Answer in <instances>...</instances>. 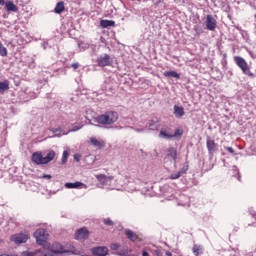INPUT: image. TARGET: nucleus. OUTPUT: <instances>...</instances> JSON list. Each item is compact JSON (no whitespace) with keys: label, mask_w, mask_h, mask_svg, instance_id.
I'll use <instances>...</instances> for the list:
<instances>
[{"label":"nucleus","mask_w":256,"mask_h":256,"mask_svg":"<svg viewBox=\"0 0 256 256\" xmlns=\"http://www.w3.org/2000/svg\"><path fill=\"white\" fill-rule=\"evenodd\" d=\"M117 121H119V113L113 110L106 111L94 118V123L99 125H115Z\"/></svg>","instance_id":"1"},{"label":"nucleus","mask_w":256,"mask_h":256,"mask_svg":"<svg viewBox=\"0 0 256 256\" xmlns=\"http://www.w3.org/2000/svg\"><path fill=\"white\" fill-rule=\"evenodd\" d=\"M55 155L53 150H48L46 155H43L41 152H34L31 157L32 163H35V165H47L55 159Z\"/></svg>","instance_id":"2"},{"label":"nucleus","mask_w":256,"mask_h":256,"mask_svg":"<svg viewBox=\"0 0 256 256\" xmlns=\"http://www.w3.org/2000/svg\"><path fill=\"white\" fill-rule=\"evenodd\" d=\"M234 61H235L236 65H238V67L244 73V75L251 77V79H253V77H255V74L253 72H251V69H249V64H247V61H245L243 59V57L235 56Z\"/></svg>","instance_id":"3"},{"label":"nucleus","mask_w":256,"mask_h":256,"mask_svg":"<svg viewBox=\"0 0 256 256\" xmlns=\"http://www.w3.org/2000/svg\"><path fill=\"white\" fill-rule=\"evenodd\" d=\"M206 147L208 149V155L210 157V159H213V155H215L216 151L219 150V144L215 142V140H213L211 138V136H207L206 137Z\"/></svg>","instance_id":"4"},{"label":"nucleus","mask_w":256,"mask_h":256,"mask_svg":"<svg viewBox=\"0 0 256 256\" xmlns=\"http://www.w3.org/2000/svg\"><path fill=\"white\" fill-rule=\"evenodd\" d=\"M34 237L38 245H45V243H47V237H48L47 230L43 228L37 229L34 232Z\"/></svg>","instance_id":"5"},{"label":"nucleus","mask_w":256,"mask_h":256,"mask_svg":"<svg viewBox=\"0 0 256 256\" xmlns=\"http://www.w3.org/2000/svg\"><path fill=\"white\" fill-rule=\"evenodd\" d=\"M64 253H71V251L65 249V247H63V244L59 242H55L51 247V253L48 255L49 256L64 255Z\"/></svg>","instance_id":"6"},{"label":"nucleus","mask_w":256,"mask_h":256,"mask_svg":"<svg viewBox=\"0 0 256 256\" xmlns=\"http://www.w3.org/2000/svg\"><path fill=\"white\" fill-rule=\"evenodd\" d=\"M96 62L98 67H109L113 63V58L109 54H102L98 56Z\"/></svg>","instance_id":"7"},{"label":"nucleus","mask_w":256,"mask_h":256,"mask_svg":"<svg viewBox=\"0 0 256 256\" xmlns=\"http://www.w3.org/2000/svg\"><path fill=\"white\" fill-rule=\"evenodd\" d=\"M29 236L25 233H18L11 236V241L16 243V245H21V243H27Z\"/></svg>","instance_id":"8"},{"label":"nucleus","mask_w":256,"mask_h":256,"mask_svg":"<svg viewBox=\"0 0 256 256\" xmlns=\"http://www.w3.org/2000/svg\"><path fill=\"white\" fill-rule=\"evenodd\" d=\"M91 253L94 256H107L109 248L106 246H97L91 249Z\"/></svg>","instance_id":"9"},{"label":"nucleus","mask_w":256,"mask_h":256,"mask_svg":"<svg viewBox=\"0 0 256 256\" xmlns=\"http://www.w3.org/2000/svg\"><path fill=\"white\" fill-rule=\"evenodd\" d=\"M75 239L78 241H85V239H89V230H87V228H80L75 233Z\"/></svg>","instance_id":"10"},{"label":"nucleus","mask_w":256,"mask_h":256,"mask_svg":"<svg viewBox=\"0 0 256 256\" xmlns=\"http://www.w3.org/2000/svg\"><path fill=\"white\" fill-rule=\"evenodd\" d=\"M206 29H208V31H215V29H217V20L213 18V15H207Z\"/></svg>","instance_id":"11"},{"label":"nucleus","mask_w":256,"mask_h":256,"mask_svg":"<svg viewBox=\"0 0 256 256\" xmlns=\"http://www.w3.org/2000/svg\"><path fill=\"white\" fill-rule=\"evenodd\" d=\"M149 131H159V118L154 117L147 123Z\"/></svg>","instance_id":"12"},{"label":"nucleus","mask_w":256,"mask_h":256,"mask_svg":"<svg viewBox=\"0 0 256 256\" xmlns=\"http://www.w3.org/2000/svg\"><path fill=\"white\" fill-rule=\"evenodd\" d=\"M6 11L17 13L19 11V7L13 3V1L9 0L6 3H4Z\"/></svg>","instance_id":"13"},{"label":"nucleus","mask_w":256,"mask_h":256,"mask_svg":"<svg viewBox=\"0 0 256 256\" xmlns=\"http://www.w3.org/2000/svg\"><path fill=\"white\" fill-rule=\"evenodd\" d=\"M174 115L177 119H181L185 115V108L183 106L174 105Z\"/></svg>","instance_id":"14"},{"label":"nucleus","mask_w":256,"mask_h":256,"mask_svg":"<svg viewBox=\"0 0 256 256\" xmlns=\"http://www.w3.org/2000/svg\"><path fill=\"white\" fill-rule=\"evenodd\" d=\"M83 185H85V184H83L82 182H74V183L67 182L64 184V187L66 189H79V188L83 187Z\"/></svg>","instance_id":"15"},{"label":"nucleus","mask_w":256,"mask_h":256,"mask_svg":"<svg viewBox=\"0 0 256 256\" xmlns=\"http://www.w3.org/2000/svg\"><path fill=\"white\" fill-rule=\"evenodd\" d=\"M90 143L94 147H97L98 149H102V147H105V142L103 140H98L97 138H90Z\"/></svg>","instance_id":"16"},{"label":"nucleus","mask_w":256,"mask_h":256,"mask_svg":"<svg viewBox=\"0 0 256 256\" xmlns=\"http://www.w3.org/2000/svg\"><path fill=\"white\" fill-rule=\"evenodd\" d=\"M63 11H65V2L60 1L56 4L54 8V13H56V15H61Z\"/></svg>","instance_id":"17"},{"label":"nucleus","mask_w":256,"mask_h":256,"mask_svg":"<svg viewBox=\"0 0 256 256\" xmlns=\"http://www.w3.org/2000/svg\"><path fill=\"white\" fill-rule=\"evenodd\" d=\"M96 179L102 183L103 185H105L107 183V181H111L113 179V176L107 177V175L105 174H99L96 175Z\"/></svg>","instance_id":"18"},{"label":"nucleus","mask_w":256,"mask_h":256,"mask_svg":"<svg viewBox=\"0 0 256 256\" xmlns=\"http://www.w3.org/2000/svg\"><path fill=\"white\" fill-rule=\"evenodd\" d=\"M100 27H102V29H107V27H115V21H113V20H101L100 21Z\"/></svg>","instance_id":"19"},{"label":"nucleus","mask_w":256,"mask_h":256,"mask_svg":"<svg viewBox=\"0 0 256 256\" xmlns=\"http://www.w3.org/2000/svg\"><path fill=\"white\" fill-rule=\"evenodd\" d=\"M125 235L127 237V239H130V241H137L139 239V236H137V234H135V232H133L132 230H125Z\"/></svg>","instance_id":"20"},{"label":"nucleus","mask_w":256,"mask_h":256,"mask_svg":"<svg viewBox=\"0 0 256 256\" xmlns=\"http://www.w3.org/2000/svg\"><path fill=\"white\" fill-rule=\"evenodd\" d=\"M167 156L171 157L173 161H177V149L174 147H170L167 151Z\"/></svg>","instance_id":"21"},{"label":"nucleus","mask_w":256,"mask_h":256,"mask_svg":"<svg viewBox=\"0 0 256 256\" xmlns=\"http://www.w3.org/2000/svg\"><path fill=\"white\" fill-rule=\"evenodd\" d=\"M164 77H172L174 79H180L181 75L176 71H165Z\"/></svg>","instance_id":"22"},{"label":"nucleus","mask_w":256,"mask_h":256,"mask_svg":"<svg viewBox=\"0 0 256 256\" xmlns=\"http://www.w3.org/2000/svg\"><path fill=\"white\" fill-rule=\"evenodd\" d=\"M5 91H9V82L7 80L0 82V93L3 94Z\"/></svg>","instance_id":"23"},{"label":"nucleus","mask_w":256,"mask_h":256,"mask_svg":"<svg viewBox=\"0 0 256 256\" xmlns=\"http://www.w3.org/2000/svg\"><path fill=\"white\" fill-rule=\"evenodd\" d=\"M160 139H173V136L171 134L167 133V130H161L159 133Z\"/></svg>","instance_id":"24"},{"label":"nucleus","mask_w":256,"mask_h":256,"mask_svg":"<svg viewBox=\"0 0 256 256\" xmlns=\"http://www.w3.org/2000/svg\"><path fill=\"white\" fill-rule=\"evenodd\" d=\"M67 159H69V152L64 150L62 154L61 165H65V163H67Z\"/></svg>","instance_id":"25"},{"label":"nucleus","mask_w":256,"mask_h":256,"mask_svg":"<svg viewBox=\"0 0 256 256\" xmlns=\"http://www.w3.org/2000/svg\"><path fill=\"white\" fill-rule=\"evenodd\" d=\"M193 253L195 256H199L203 254V251L201 250V246L194 245L193 247Z\"/></svg>","instance_id":"26"},{"label":"nucleus","mask_w":256,"mask_h":256,"mask_svg":"<svg viewBox=\"0 0 256 256\" xmlns=\"http://www.w3.org/2000/svg\"><path fill=\"white\" fill-rule=\"evenodd\" d=\"M0 56L7 57V48L0 42Z\"/></svg>","instance_id":"27"},{"label":"nucleus","mask_w":256,"mask_h":256,"mask_svg":"<svg viewBox=\"0 0 256 256\" xmlns=\"http://www.w3.org/2000/svg\"><path fill=\"white\" fill-rule=\"evenodd\" d=\"M187 171H189V164H186L185 166H183V168L178 173H180L181 177H183V175H185Z\"/></svg>","instance_id":"28"},{"label":"nucleus","mask_w":256,"mask_h":256,"mask_svg":"<svg viewBox=\"0 0 256 256\" xmlns=\"http://www.w3.org/2000/svg\"><path fill=\"white\" fill-rule=\"evenodd\" d=\"M128 253H129V250L127 249H119L116 254L119 256H127Z\"/></svg>","instance_id":"29"},{"label":"nucleus","mask_w":256,"mask_h":256,"mask_svg":"<svg viewBox=\"0 0 256 256\" xmlns=\"http://www.w3.org/2000/svg\"><path fill=\"white\" fill-rule=\"evenodd\" d=\"M104 225H107L108 227H113L114 222L110 220L109 218H106L103 220Z\"/></svg>","instance_id":"30"},{"label":"nucleus","mask_w":256,"mask_h":256,"mask_svg":"<svg viewBox=\"0 0 256 256\" xmlns=\"http://www.w3.org/2000/svg\"><path fill=\"white\" fill-rule=\"evenodd\" d=\"M181 135H183V132L180 129H176L174 134H171V137L173 139V137H181Z\"/></svg>","instance_id":"31"},{"label":"nucleus","mask_w":256,"mask_h":256,"mask_svg":"<svg viewBox=\"0 0 256 256\" xmlns=\"http://www.w3.org/2000/svg\"><path fill=\"white\" fill-rule=\"evenodd\" d=\"M119 244H117V243H113V244H111L110 245V249L112 250V251H117V250H119Z\"/></svg>","instance_id":"32"},{"label":"nucleus","mask_w":256,"mask_h":256,"mask_svg":"<svg viewBox=\"0 0 256 256\" xmlns=\"http://www.w3.org/2000/svg\"><path fill=\"white\" fill-rule=\"evenodd\" d=\"M179 177H181V173H179V172H177L176 174L170 175V179H172V180L179 179Z\"/></svg>","instance_id":"33"},{"label":"nucleus","mask_w":256,"mask_h":256,"mask_svg":"<svg viewBox=\"0 0 256 256\" xmlns=\"http://www.w3.org/2000/svg\"><path fill=\"white\" fill-rule=\"evenodd\" d=\"M224 149H226L228 153H231V155H235V150L233 149V147H225Z\"/></svg>","instance_id":"34"},{"label":"nucleus","mask_w":256,"mask_h":256,"mask_svg":"<svg viewBox=\"0 0 256 256\" xmlns=\"http://www.w3.org/2000/svg\"><path fill=\"white\" fill-rule=\"evenodd\" d=\"M74 161H77V162L81 161V155L74 154Z\"/></svg>","instance_id":"35"},{"label":"nucleus","mask_w":256,"mask_h":256,"mask_svg":"<svg viewBox=\"0 0 256 256\" xmlns=\"http://www.w3.org/2000/svg\"><path fill=\"white\" fill-rule=\"evenodd\" d=\"M42 179H53V176H51V174H44Z\"/></svg>","instance_id":"36"},{"label":"nucleus","mask_w":256,"mask_h":256,"mask_svg":"<svg viewBox=\"0 0 256 256\" xmlns=\"http://www.w3.org/2000/svg\"><path fill=\"white\" fill-rule=\"evenodd\" d=\"M82 126H77L74 125L73 128L70 131H79V129H81Z\"/></svg>","instance_id":"37"},{"label":"nucleus","mask_w":256,"mask_h":256,"mask_svg":"<svg viewBox=\"0 0 256 256\" xmlns=\"http://www.w3.org/2000/svg\"><path fill=\"white\" fill-rule=\"evenodd\" d=\"M133 129H134V131H136V133H143V131H145L144 128H141V129H139V128H133Z\"/></svg>","instance_id":"38"},{"label":"nucleus","mask_w":256,"mask_h":256,"mask_svg":"<svg viewBox=\"0 0 256 256\" xmlns=\"http://www.w3.org/2000/svg\"><path fill=\"white\" fill-rule=\"evenodd\" d=\"M71 67L74 69H79V63H73Z\"/></svg>","instance_id":"39"},{"label":"nucleus","mask_w":256,"mask_h":256,"mask_svg":"<svg viewBox=\"0 0 256 256\" xmlns=\"http://www.w3.org/2000/svg\"><path fill=\"white\" fill-rule=\"evenodd\" d=\"M52 133H59V131H61L60 128H53L52 130Z\"/></svg>","instance_id":"40"},{"label":"nucleus","mask_w":256,"mask_h":256,"mask_svg":"<svg viewBox=\"0 0 256 256\" xmlns=\"http://www.w3.org/2000/svg\"><path fill=\"white\" fill-rule=\"evenodd\" d=\"M142 256H149V253L147 251H143Z\"/></svg>","instance_id":"41"},{"label":"nucleus","mask_w":256,"mask_h":256,"mask_svg":"<svg viewBox=\"0 0 256 256\" xmlns=\"http://www.w3.org/2000/svg\"><path fill=\"white\" fill-rule=\"evenodd\" d=\"M22 256H31V254L27 253V252H24V253H22Z\"/></svg>","instance_id":"42"},{"label":"nucleus","mask_w":256,"mask_h":256,"mask_svg":"<svg viewBox=\"0 0 256 256\" xmlns=\"http://www.w3.org/2000/svg\"><path fill=\"white\" fill-rule=\"evenodd\" d=\"M166 255L167 256H173V253L169 252V251H166Z\"/></svg>","instance_id":"43"},{"label":"nucleus","mask_w":256,"mask_h":256,"mask_svg":"<svg viewBox=\"0 0 256 256\" xmlns=\"http://www.w3.org/2000/svg\"><path fill=\"white\" fill-rule=\"evenodd\" d=\"M5 0H0V5H5Z\"/></svg>","instance_id":"44"},{"label":"nucleus","mask_w":256,"mask_h":256,"mask_svg":"<svg viewBox=\"0 0 256 256\" xmlns=\"http://www.w3.org/2000/svg\"><path fill=\"white\" fill-rule=\"evenodd\" d=\"M157 256H162L161 251H156Z\"/></svg>","instance_id":"45"},{"label":"nucleus","mask_w":256,"mask_h":256,"mask_svg":"<svg viewBox=\"0 0 256 256\" xmlns=\"http://www.w3.org/2000/svg\"><path fill=\"white\" fill-rule=\"evenodd\" d=\"M238 181H241V176H238Z\"/></svg>","instance_id":"46"}]
</instances>
